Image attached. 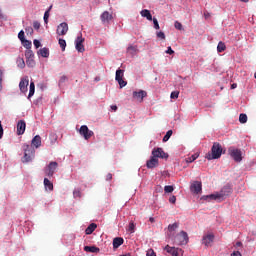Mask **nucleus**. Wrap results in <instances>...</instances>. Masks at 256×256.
Listing matches in <instances>:
<instances>
[{
    "instance_id": "13d9d810",
    "label": "nucleus",
    "mask_w": 256,
    "mask_h": 256,
    "mask_svg": "<svg viewBox=\"0 0 256 256\" xmlns=\"http://www.w3.org/2000/svg\"><path fill=\"white\" fill-rule=\"evenodd\" d=\"M231 256H241V252L239 251H234Z\"/></svg>"
},
{
    "instance_id": "680f3d73",
    "label": "nucleus",
    "mask_w": 256,
    "mask_h": 256,
    "mask_svg": "<svg viewBox=\"0 0 256 256\" xmlns=\"http://www.w3.org/2000/svg\"><path fill=\"white\" fill-rule=\"evenodd\" d=\"M111 110H112V111H117V105H112V106H111Z\"/></svg>"
},
{
    "instance_id": "f704fd0d",
    "label": "nucleus",
    "mask_w": 256,
    "mask_h": 256,
    "mask_svg": "<svg viewBox=\"0 0 256 256\" xmlns=\"http://www.w3.org/2000/svg\"><path fill=\"white\" fill-rule=\"evenodd\" d=\"M17 64H18V67H20V69H25V60H23V58H18Z\"/></svg>"
},
{
    "instance_id": "7ed1b4c3",
    "label": "nucleus",
    "mask_w": 256,
    "mask_h": 256,
    "mask_svg": "<svg viewBox=\"0 0 256 256\" xmlns=\"http://www.w3.org/2000/svg\"><path fill=\"white\" fill-rule=\"evenodd\" d=\"M228 153L236 163H241V161H243V156H242L243 153L241 152L240 149H237L235 147H230L228 149Z\"/></svg>"
},
{
    "instance_id": "9d476101",
    "label": "nucleus",
    "mask_w": 256,
    "mask_h": 256,
    "mask_svg": "<svg viewBox=\"0 0 256 256\" xmlns=\"http://www.w3.org/2000/svg\"><path fill=\"white\" fill-rule=\"evenodd\" d=\"M69 31V25L67 22H62L57 26L56 33L59 36L67 35V32Z\"/></svg>"
},
{
    "instance_id": "393cba45",
    "label": "nucleus",
    "mask_w": 256,
    "mask_h": 256,
    "mask_svg": "<svg viewBox=\"0 0 256 256\" xmlns=\"http://www.w3.org/2000/svg\"><path fill=\"white\" fill-rule=\"evenodd\" d=\"M38 55H41V57H44V58H47L49 57V48H41L39 51H38Z\"/></svg>"
},
{
    "instance_id": "9b49d317",
    "label": "nucleus",
    "mask_w": 256,
    "mask_h": 256,
    "mask_svg": "<svg viewBox=\"0 0 256 256\" xmlns=\"http://www.w3.org/2000/svg\"><path fill=\"white\" fill-rule=\"evenodd\" d=\"M85 42V39L82 36H78L75 41V47L78 53H84L85 52V46L83 43Z\"/></svg>"
},
{
    "instance_id": "a18cd8bd",
    "label": "nucleus",
    "mask_w": 256,
    "mask_h": 256,
    "mask_svg": "<svg viewBox=\"0 0 256 256\" xmlns=\"http://www.w3.org/2000/svg\"><path fill=\"white\" fill-rule=\"evenodd\" d=\"M33 28L39 30L41 28V23H39V21H34Z\"/></svg>"
},
{
    "instance_id": "c03bdc74",
    "label": "nucleus",
    "mask_w": 256,
    "mask_h": 256,
    "mask_svg": "<svg viewBox=\"0 0 256 256\" xmlns=\"http://www.w3.org/2000/svg\"><path fill=\"white\" fill-rule=\"evenodd\" d=\"M26 35H33V27L29 26L25 29Z\"/></svg>"
},
{
    "instance_id": "f8f14e48",
    "label": "nucleus",
    "mask_w": 256,
    "mask_h": 256,
    "mask_svg": "<svg viewBox=\"0 0 256 256\" xmlns=\"http://www.w3.org/2000/svg\"><path fill=\"white\" fill-rule=\"evenodd\" d=\"M202 187H203V185L201 184V182L195 181V182H193V184L190 186V191H191L192 193H195L196 195H199V193H201V191H202Z\"/></svg>"
},
{
    "instance_id": "cd10ccee",
    "label": "nucleus",
    "mask_w": 256,
    "mask_h": 256,
    "mask_svg": "<svg viewBox=\"0 0 256 256\" xmlns=\"http://www.w3.org/2000/svg\"><path fill=\"white\" fill-rule=\"evenodd\" d=\"M225 49H227V46L223 42L220 41L217 46L218 53H223V51H225Z\"/></svg>"
},
{
    "instance_id": "a19ab883",
    "label": "nucleus",
    "mask_w": 256,
    "mask_h": 256,
    "mask_svg": "<svg viewBox=\"0 0 256 256\" xmlns=\"http://www.w3.org/2000/svg\"><path fill=\"white\" fill-rule=\"evenodd\" d=\"M18 39H20V41H25V32L23 30H21L19 33H18Z\"/></svg>"
},
{
    "instance_id": "338daca9",
    "label": "nucleus",
    "mask_w": 256,
    "mask_h": 256,
    "mask_svg": "<svg viewBox=\"0 0 256 256\" xmlns=\"http://www.w3.org/2000/svg\"><path fill=\"white\" fill-rule=\"evenodd\" d=\"M80 129H89V127H87V125H82Z\"/></svg>"
},
{
    "instance_id": "de8ad7c7",
    "label": "nucleus",
    "mask_w": 256,
    "mask_h": 256,
    "mask_svg": "<svg viewBox=\"0 0 256 256\" xmlns=\"http://www.w3.org/2000/svg\"><path fill=\"white\" fill-rule=\"evenodd\" d=\"M33 43H34V47H35L36 49H39V47H41V42H40L39 40L35 39V40L33 41Z\"/></svg>"
},
{
    "instance_id": "6e6d98bb",
    "label": "nucleus",
    "mask_w": 256,
    "mask_h": 256,
    "mask_svg": "<svg viewBox=\"0 0 256 256\" xmlns=\"http://www.w3.org/2000/svg\"><path fill=\"white\" fill-rule=\"evenodd\" d=\"M111 179H113V174L108 173V174L106 175V181H111Z\"/></svg>"
},
{
    "instance_id": "473e14b6",
    "label": "nucleus",
    "mask_w": 256,
    "mask_h": 256,
    "mask_svg": "<svg viewBox=\"0 0 256 256\" xmlns=\"http://www.w3.org/2000/svg\"><path fill=\"white\" fill-rule=\"evenodd\" d=\"M58 43H59V45H60L62 51H65V47H67V42L65 41V39H61V38H60V39L58 40Z\"/></svg>"
},
{
    "instance_id": "49530a36",
    "label": "nucleus",
    "mask_w": 256,
    "mask_h": 256,
    "mask_svg": "<svg viewBox=\"0 0 256 256\" xmlns=\"http://www.w3.org/2000/svg\"><path fill=\"white\" fill-rule=\"evenodd\" d=\"M49 22V10H47L44 13V23H48Z\"/></svg>"
},
{
    "instance_id": "4c0bfd02",
    "label": "nucleus",
    "mask_w": 256,
    "mask_h": 256,
    "mask_svg": "<svg viewBox=\"0 0 256 256\" xmlns=\"http://www.w3.org/2000/svg\"><path fill=\"white\" fill-rule=\"evenodd\" d=\"M239 121L240 123H247V114H240Z\"/></svg>"
},
{
    "instance_id": "423d86ee",
    "label": "nucleus",
    "mask_w": 256,
    "mask_h": 256,
    "mask_svg": "<svg viewBox=\"0 0 256 256\" xmlns=\"http://www.w3.org/2000/svg\"><path fill=\"white\" fill-rule=\"evenodd\" d=\"M124 73H125L124 70H121V69L116 70L115 79H116L117 83L119 84L120 89H123V87L127 86V81L123 80Z\"/></svg>"
},
{
    "instance_id": "20e7f679",
    "label": "nucleus",
    "mask_w": 256,
    "mask_h": 256,
    "mask_svg": "<svg viewBox=\"0 0 256 256\" xmlns=\"http://www.w3.org/2000/svg\"><path fill=\"white\" fill-rule=\"evenodd\" d=\"M23 151H24V161L26 163H29V161H31V158L33 157V155H35V149H33V146H31L29 144H24Z\"/></svg>"
},
{
    "instance_id": "e2e57ef3",
    "label": "nucleus",
    "mask_w": 256,
    "mask_h": 256,
    "mask_svg": "<svg viewBox=\"0 0 256 256\" xmlns=\"http://www.w3.org/2000/svg\"><path fill=\"white\" fill-rule=\"evenodd\" d=\"M149 221H150V223H155V218L150 217V218H149Z\"/></svg>"
},
{
    "instance_id": "a211bd4d",
    "label": "nucleus",
    "mask_w": 256,
    "mask_h": 256,
    "mask_svg": "<svg viewBox=\"0 0 256 256\" xmlns=\"http://www.w3.org/2000/svg\"><path fill=\"white\" fill-rule=\"evenodd\" d=\"M164 249L167 251V253H171L172 256H179V251H181V249L171 247L169 245H167Z\"/></svg>"
},
{
    "instance_id": "37998d69",
    "label": "nucleus",
    "mask_w": 256,
    "mask_h": 256,
    "mask_svg": "<svg viewBox=\"0 0 256 256\" xmlns=\"http://www.w3.org/2000/svg\"><path fill=\"white\" fill-rule=\"evenodd\" d=\"M128 231H130V233L135 232V224L133 222H130L129 227H128Z\"/></svg>"
},
{
    "instance_id": "ddd939ff",
    "label": "nucleus",
    "mask_w": 256,
    "mask_h": 256,
    "mask_svg": "<svg viewBox=\"0 0 256 256\" xmlns=\"http://www.w3.org/2000/svg\"><path fill=\"white\" fill-rule=\"evenodd\" d=\"M27 87H29V79L22 78L19 83V89L21 93H27Z\"/></svg>"
},
{
    "instance_id": "c756f323",
    "label": "nucleus",
    "mask_w": 256,
    "mask_h": 256,
    "mask_svg": "<svg viewBox=\"0 0 256 256\" xmlns=\"http://www.w3.org/2000/svg\"><path fill=\"white\" fill-rule=\"evenodd\" d=\"M171 135H173V130H168L166 135L163 137V142L167 143V141L171 139Z\"/></svg>"
},
{
    "instance_id": "72a5a7b5",
    "label": "nucleus",
    "mask_w": 256,
    "mask_h": 256,
    "mask_svg": "<svg viewBox=\"0 0 256 256\" xmlns=\"http://www.w3.org/2000/svg\"><path fill=\"white\" fill-rule=\"evenodd\" d=\"M27 67H35V60L33 58L26 59Z\"/></svg>"
},
{
    "instance_id": "bb28decb",
    "label": "nucleus",
    "mask_w": 256,
    "mask_h": 256,
    "mask_svg": "<svg viewBox=\"0 0 256 256\" xmlns=\"http://www.w3.org/2000/svg\"><path fill=\"white\" fill-rule=\"evenodd\" d=\"M33 95H35V82L30 83V90H29V94H28V99H31V97H33Z\"/></svg>"
},
{
    "instance_id": "c9c22d12",
    "label": "nucleus",
    "mask_w": 256,
    "mask_h": 256,
    "mask_svg": "<svg viewBox=\"0 0 256 256\" xmlns=\"http://www.w3.org/2000/svg\"><path fill=\"white\" fill-rule=\"evenodd\" d=\"M21 43L23 44V47H25L27 50H30V49H31V45H32L31 41H29V40H24V41H22Z\"/></svg>"
},
{
    "instance_id": "6e6552de",
    "label": "nucleus",
    "mask_w": 256,
    "mask_h": 256,
    "mask_svg": "<svg viewBox=\"0 0 256 256\" xmlns=\"http://www.w3.org/2000/svg\"><path fill=\"white\" fill-rule=\"evenodd\" d=\"M152 157H155L156 159H167L169 154L165 153L163 148H156L152 151Z\"/></svg>"
},
{
    "instance_id": "c85d7f7f",
    "label": "nucleus",
    "mask_w": 256,
    "mask_h": 256,
    "mask_svg": "<svg viewBox=\"0 0 256 256\" xmlns=\"http://www.w3.org/2000/svg\"><path fill=\"white\" fill-rule=\"evenodd\" d=\"M197 159H199V154H198V153H195V154H193L192 156L188 157V158L186 159V161H187L188 163H193V161H196Z\"/></svg>"
},
{
    "instance_id": "4468645a",
    "label": "nucleus",
    "mask_w": 256,
    "mask_h": 256,
    "mask_svg": "<svg viewBox=\"0 0 256 256\" xmlns=\"http://www.w3.org/2000/svg\"><path fill=\"white\" fill-rule=\"evenodd\" d=\"M214 239H215V235L207 234L206 236L203 237L202 244L205 245V247H209V245L213 243Z\"/></svg>"
},
{
    "instance_id": "f257e3e1",
    "label": "nucleus",
    "mask_w": 256,
    "mask_h": 256,
    "mask_svg": "<svg viewBox=\"0 0 256 256\" xmlns=\"http://www.w3.org/2000/svg\"><path fill=\"white\" fill-rule=\"evenodd\" d=\"M231 193H232L231 188L224 187L221 193L205 195V196H202V199H204V201H221L225 197V195H231Z\"/></svg>"
},
{
    "instance_id": "4be33fe9",
    "label": "nucleus",
    "mask_w": 256,
    "mask_h": 256,
    "mask_svg": "<svg viewBox=\"0 0 256 256\" xmlns=\"http://www.w3.org/2000/svg\"><path fill=\"white\" fill-rule=\"evenodd\" d=\"M32 145H34V147L39 148L41 147V136L36 135L33 139H32Z\"/></svg>"
},
{
    "instance_id": "5701e85b",
    "label": "nucleus",
    "mask_w": 256,
    "mask_h": 256,
    "mask_svg": "<svg viewBox=\"0 0 256 256\" xmlns=\"http://www.w3.org/2000/svg\"><path fill=\"white\" fill-rule=\"evenodd\" d=\"M97 229V224L91 223L85 230L86 235H91Z\"/></svg>"
},
{
    "instance_id": "0eeeda50",
    "label": "nucleus",
    "mask_w": 256,
    "mask_h": 256,
    "mask_svg": "<svg viewBox=\"0 0 256 256\" xmlns=\"http://www.w3.org/2000/svg\"><path fill=\"white\" fill-rule=\"evenodd\" d=\"M57 167H59L57 162H50L45 169L47 177H53V175H55V171H57Z\"/></svg>"
},
{
    "instance_id": "39448f33",
    "label": "nucleus",
    "mask_w": 256,
    "mask_h": 256,
    "mask_svg": "<svg viewBox=\"0 0 256 256\" xmlns=\"http://www.w3.org/2000/svg\"><path fill=\"white\" fill-rule=\"evenodd\" d=\"M176 243L177 245H187V243H189V236L187 235V232L181 231L176 235Z\"/></svg>"
},
{
    "instance_id": "f03ea898",
    "label": "nucleus",
    "mask_w": 256,
    "mask_h": 256,
    "mask_svg": "<svg viewBox=\"0 0 256 256\" xmlns=\"http://www.w3.org/2000/svg\"><path fill=\"white\" fill-rule=\"evenodd\" d=\"M221 155H223V147L218 142H214L211 148V153L206 155V159H208V161L220 159Z\"/></svg>"
},
{
    "instance_id": "dca6fc26",
    "label": "nucleus",
    "mask_w": 256,
    "mask_h": 256,
    "mask_svg": "<svg viewBox=\"0 0 256 256\" xmlns=\"http://www.w3.org/2000/svg\"><path fill=\"white\" fill-rule=\"evenodd\" d=\"M157 165H159V159H157L156 157L152 156L146 163V166L148 167V169H153L155 167H157Z\"/></svg>"
},
{
    "instance_id": "7c9ffc66",
    "label": "nucleus",
    "mask_w": 256,
    "mask_h": 256,
    "mask_svg": "<svg viewBox=\"0 0 256 256\" xmlns=\"http://www.w3.org/2000/svg\"><path fill=\"white\" fill-rule=\"evenodd\" d=\"M178 228H179V224L178 223L170 224L168 226V231L170 233H173V231L177 230Z\"/></svg>"
},
{
    "instance_id": "b1692460",
    "label": "nucleus",
    "mask_w": 256,
    "mask_h": 256,
    "mask_svg": "<svg viewBox=\"0 0 256 256\" xmlns=\"http://www.w3.org/2000/svg\"><path fill=\"white\" fill-rule=\"evenodd\" d=\"M84 251H86V253H99V248L95 246H85Z\"/></svg>"
},
{
    "instance_id": "aec40b11",
    "label": "nucleus",
    "mask_w": 256,
    "mask_h": 256,
    "mask_svg": "<svg viewBox=\"0 0 256 256\" xmlns=\"http://www.w3.org/2000/svg\"><path fill=\"white\" fill-rule=\"evenodd\" d=\"M127 53L134 57V55H137V53H139V48H137V46L130 45L127 48Z\"/></svg>"
},
{
    "instance_id": "09e8293b",
    "label": "nucleus",
    "mask_w": 256,
    "mask_h": 256,
    "mask_svg": "<svg viewBox=\"0 0 256 256\" xmlns=\"http://www.w3.org/2000/svg\"><path fill=\"white\" fill-rule=\"evenodd\" d=\"M152 21H153V23H154V28H155V29H160V27H159V21H157V18H153Z\"/></svg>"
},
{
    "instance_id": "864d4df0",
    "label": "nucleus",
    "mask_w": 256,
    "mask_h": 256,
    "mask_svg": "<svg viewBox=\"0 0 256 256\" xmlns=\"http://www.w3.org/2000/svg\"><path fill=\"white\" fill-rule=\"evenodd\" d=\"M73 195H74V197H81V191L80 190H74Z\"/></svg>"
},
{
    "instance_id": "a878e982",
    "label": "nucleus",
    "mask_w": 256,
    "mask_h": 256,
    "mask_svg": "<svg viewBox=\"0 0 256 256\" xmlns=\"http://www.w3.org/2000/svg\"><path fill=\"white\" fill-rule=\"evenodd\" d=\"M44 186H45V189H48L49 191H53V182L50 181L49 179L44 178Z\"/></svg>"
},
{
    "instance_id": "bf43d9fd",
    "label": "nucleus",
    "mask_w": 256,
    "mask_h": 256,
    "mask_svg": "<svg viewBox=\"0 0 256 256\" xmlns=\"http://www.w3.org/2000/svg\"><path fill=\"white\" fill-rule=\"evenodd\" d=\"M3 81V71L0 70V90H1V82Z\"/></svg>"
},
{
    "instance_id": "603ef678",
    "label": "nucleus",
    "mask_w": 256,
    "mask_h": 256,
    "mask_svg": "<svg viewBox=\"0 0 256 256\" xmlns=\"http://www.w3.org/2000/svg\"><path fill=\"white\" fill-rule=\"evenodd\" d=\"M166 53H167L168 55H173V53H175V51H173V49L171 48V46H169V47L167 48V50H166Z\"/></svg>"
},
{
    "instance_id": "f3484780",
    "label": "nucleus",
    "mask_w": 256,
    "mask_h": 256,
    "mask_svg": "<svg viewBox=\"0 0 256 256\" xmlns=\"http://www.w3.org/2000/svg\"><path fill=\"white\" fill-rule=\"evenodd\" d=\"M100 19H101L102 23H109V21H111V19H113V15H111V13H109V11H104L100 16Z\"/></svg>"
},
{
    "instance_id": "2eb2a0df",
    "label": "nucleus",
    "mask_w": 256,
    "mask_h": 256,
    "mask_svg": "<svg viewBox=\"0 0 256 256\" xmlns=\"http://www.w3.org/2000/svg\"><path fill=\"white\" fill-rule=\"evenodd\" d=\"M78 133L81 135V137H84V139H91L93 137V131L89 129H79Z\"/></svg>"
},
{
    "instance_id": "1a4fd4ad",
    "label": "nucleus",
    "mask_w": 256,
    "mask_h": 256,
    "mask_svg": "<svg viewBox=\"0 0 256 256\" xmlns=\"http://www.w3.org/2000/svg\"><path fill=\"white\" fill-rule=\"evenodd\" d=\"M147 97V91L139 90L132 93V98L139 103H143V98Z\"/></svg>"
},
{
    "instance_id": "2f4dec72",
    "label": "nucleus",
    "mask_w": 256,
    "mask_h": 256,
    "mask_svg": "<svg viewBox=\"0 0 256 256\" xmlns=\"http://www.w3.org/2000/svg\"><path fill=\"white\" fill-rule=\"evenodd\" d=\"M26 59H33L35 57V54L33 53V50H26L25 52Z\"/></svg>"
},
{
    "instance_id": "8fccbe9b",
    "label": "nucleus",
    "mask_w": 256,
    "mask_h": 256,
    "mask_svg": "<svg viewBox=\"0 0 256 256\" xmlns=\"http://www.w3.org/2000/svg\"><path fill=\"white\" fill-rule=\"evenodd\" d=\"M157 37H158V39H165V33L162 31L157 32Z\"/></svg>"
},
{
    "instance_id": "79ce46f5",
    "label": "nucleus",
    "mask_w": 256,
    "mask_h": 256,
    "mask_svg": "<svg viewBox=\"0 0 256 256\" xmlns=\"http://www.w3.org/2000/svg\"><path fill=\"white\" fill-rule=\"evenodd\" d=\"M170 97L172 99H179V91H173L171 94H170Z\"/></svg>"
},
{
    "instance_id": "ea45409f",
    "label": "nucleus",
    "mask_w": 256,
    "mask_h": 256,
    "mask_svg": "<svg viewBox=\"0 0 256 256\" xmlns=\"http://www.w3.org/2000/svg\"><path fill=\"white\" fill-rule=\"evenodd\" d=\"M174 27H175V29H178V31H182L183 30V24H181L179 21H176L174 23Z\"/></svg>"
},
{
    "instance_id": "052dcab7",
    "label": "nucleus",
    "mask_w": 256,
    "mask_h": 256,
    "mask_svg": "<svg viewBox=\"0 0 256 256\" xmlns=\"http://www.w3.org/2000/svg\"><path fill=\"white\" fill-rule=\"evenodd\" d=\"M60 81H61V83H65V81H67V76H62L60 78Z\"/></svg>"
},
{
    "instance_id": "6ab92c4d",
    "label": "nucleus",
    "mask_w": 256,
    "mask_h": 256,
    "mask_svg": "<svg viewBox=\"0 0 256 256\" xmlns=\"http://www.w3.org/2000/svg\"><path fill=\"white\" fill-rule=\"evenodd\" d=\"M123 243H125V240H123L122 237H116L113 239V248L119 249V247H121V245H123Z\"/></svg>"
},
{
    "instance_id": "774afa93",
    "label": "nucleus",
    "mask_w": 256,
    "mask_h": 256,
    "mask_svg": "<svg viewBox=\"0 0 256 256\" xmlns=\"http://www.w3.org/2000/svg\"><path fill=\"white\" fill-rule=\"evenodd\" d=\"M242 245H243V243H241V242L236 243V247H241Z\"/></svg>"
},
{
    "instance_id": "e433bc0d",
    "label": "nucleus",
    "mask_w": 256,
    "mask_h": 256,
    "mask_svg": "<svg viewBox=\"0 0 256 256\" xmlns=\"http://www.w3.org/2000/svg\"><path fill=\"white\" fill-rule=\"evenodd\" d=\"M25 127H27V124L23 120L17 123V129H25Z\"/></svg>"
},
{
    "instance_id": "3c124183",
    "label": "nucleus",
    "mask_w": 256,
    "mask_h": 256,
    "mask_svg": "<svg viewBox=\"0 0 256 256\" xmlns=\"http://www.w3.org/2000/svg\"><path fill=\"white\" fill-rule=\"evenodd\" d=\"M146 256H157V255L155 254V251H153V249H149V250L147 251Z\"/></svg>"
},
{
    "instance_id": "58836bf2",
    "label": "nucleus",
    "mask_w": 256,
    "mask_h": 256,
    "mask_svg": "<svg viewBox=\"0 0 256 256\" xmlns=\"http://www.w3.org/2000/svg\"><path fill=\"white\" fill-rule=\"evenodd\" d=\"M164 191L165 193H173V191H175V188H173V186L168 185L164 187Z\"/></svg>"
},
{
    "instance_id": "412c9836",
    "label": "nucleus",
    "mask_w": 256,
    "mask_h": 256,
    "mask_svg": "<svg viewBox=\"0 0 256 256\" xmlns=\"http://www.w3.org/2000/svg\"><path fill=\"white\" fill-rule=\"evenodd\" d=\"M141 17L147 18L148 21H153V16L151 15V11L144 9L140 12Z\"/></svg>"
},
{
    "instance_id": "69168bd1",
    "label": "nucleus",
    "mask_w": 256,
    "mask_h": 256,
    "mask_svg": "<svg viewBox=\"0 0 256 256\" xmlns=\"http://www.w3.org/2000/svg\"><path fill=\"white\" fill-rule=\"evenodd\" d=\"M0 139H3V129H0Z\"/></svg>"
},
{
    "instance_id": "0e129e2a",
    "label": "nucleus",
    "mask_w": 256,
    "mask_h": 256,
    "mask_svg": "<svg viewBox=\"0 0 256 256\" xmlns=\"http://www.w3.org/2000/svg\"><path fill=\"white\" fill-rule=\"evenodd\" d=\"M231 89H237V84H235V83L232 84V85H231Z\"/></svg>"
},
{
    "instance_id": "4d7b16f0",
    "label": "nucleus",
    "mask_w": 256,
    "mask_h": 256,
    "mask_svg": "<svg viewBox=\"0 0 256 256\" xmlns=\"http://www.w3.org/2000/svg\"><path fill=\"white\" fill-rule=\"evenodd\" d=\"M25 133V129H18L17 130V135H23Z\"/></svg>"
},
{
    "instance_id": "5fc2aeb1",
    "label": "nucleus",
    "mask_w": 256,
    "mask_h": 256,
    "mask_svg": "<svg viewBox=\"0 0 256 256\" xmlns=\"http://www.w3.org/2000/svg\"><path fill=\"white\" fill-rule=\"evenodd\" d=\"M176 201H177V197H175V196H172V197L169 198L170 203L175 204Z\"/></svg>"
}]
</instances>
